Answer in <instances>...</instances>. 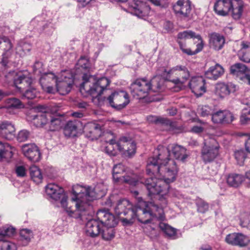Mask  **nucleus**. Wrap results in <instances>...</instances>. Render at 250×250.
<instances>
[{
	"mask_svg": "<svg viewBox=\"0 0 250 250\" xmlns=\"http://www.w3.org/2000/svg\"><path fill=\"white\" fill-rule=\"evenodd\" d=\"M37 109V113L31 114L28 116V120L36 127L45 128L49 121V118L51 117V114L48 112L47 109L42 105H38Z\"/></svg>",
	"mask_w": 250,
	"mask_h": 250,
	"instance_id": "nucleus-11",
	"label": "nucleus"
},
{
	"mask_svg": "<svg viewBox=\"0 0 250 250\" xmlns=\"http://www.w3.org/2000/svg\"><path fill=\"white\" fill-rule=\"evenodd\" d=\"M247 69L248 67L245 64L242 63H236L230 66V73L233 75L238 76L243 74Z\"/></svg>",
	"mask_w": 250,
	"mask_h": 250,
	"instance_id": "nucleus-43",
	"label": "nucleus"
},
{
	"mask_svg": "<svg viewBox=\"0 0 250 250\" xmlns=\"http://www.w3.org/2000/svg\"><path fill=\"white\" fill-rule=\"evenodd\" d=\"M196 204L198 208V211L201 213H204L208 208V205L201 199H197Z\"/></svg>",
	"mask_w": 250,
	"mask_h": 250,
	"instance_id": "nucleus-57",
	"label": "nucleus"
},
{
	"mask_svg": "<svg viewBox=\"0 0 250 250\" xmlns=\"http://www.w3.org/2000/svg\"><path fill=\"white\" fill-rule=\"evenodd\" d=\"M30 136V132L26 129L20 131L16 136L17 140L19 142H23L27 141Z\"/></svg>",
	"mask_w": 250,
	"mask_h": 250,
	"instance_id": "nucleus-52",
	"label": "nucleus"
},
{
	"mask_svg": "<svg viewBox=\"0 0 250 250\" xmlns=\"http://www.w3.org/2000/svg\"><path fill=\"white\" fill-rule=\"evenodd\" d=\"M49 121L45 129L50 131H55L60 130L64 125L65 121L62 115L56 116L49 118Z\"/></svg>",
	"mask_w": 250,
	"mask_h": 250,
	"instance_id": "nucleus-25",
	"label": "nucleus"
},
{
	"mask_svg": "<svg viewBox=\"0 0 250 250\" xmlns=\"http://www.w3.org/2000/svg\"><path fill=\"white\" fill-rule=\"evenodd\" d=\"M105 151L108 155L115 156L117 154V150L114 146L111 145H107L105 147Z\"/></svg>",
	"mask_w": 250,
	"mask_h": 250,
	"instance_id": "nucleus-62",
	"label": "nucleus"
},
{
	"mask_svg": "<svg viewBox=\"0 0 250 250\" xmlns=\"http://www.w3.org/2000/svg\"><path fill=\"white\" fill-rule=\"evenodd\" d=\"M220 146L217 141L213 138L205 143L202 149V157L205 163L213 161L219 154Z\"/></svg>",
	"mask_w": 250,
	"mask_h": 250,
	"instance_id": "nucleus-9",
	"label": "nucleus"
},
{
	"mask_svg": "<svg viewBox=\"0 0 250 250\" xmlns=\"http://www.w3.org/2000/svg\"><path fill=\"white\" fill-rule=\"evenodd\" d=\"M16 173L18 177H23L26 175V170L23 166H18L16 168Z\"/></svg>",
	"mask_w": 250,
	"mask_h": 250,
	"instance_id": "nucleus-64",
	"label": "nucleus"
},
{
	"mask_svg": "<svg viewBox=\"0 0 250 250\" xmlns=\"http://www.w3.org/2000/svg\"><path fill=\"white\" fill-rule=\"evenodd\" d=\"M31 49V45L30 43L21 42L17 46L16 52L21 56L29 52Z\"/></svg>",
	"mask_w": 250,
	"mask_h": 250,
	"instance_id": "nucleus-46",
	"label": "nucleus"
},
{
	"mask_svg": "<svg viewBox=\"0 0 250 250\" xmlns=\"http://www.w3.org/2000/svg\"><path fill=\"white\" fill-rule=\"evenodd\" d=\"M102 185H98L93 189L91 187L83 188L77 186L73 188L74 197L67 202V196L62 188L54 184H49L45 187L47 194L54 200H61L62 208L68 214L74 218L83 219L87 214L90 202L99 196H103L104 192L100 190Z\"/></svg>",
	"mask_w": 250,
	"mask_h": 250,
	"instance_id": "nucleus-1",
	"label": "nucleus"
},
{
	"mask_svg": "<svg viewBox=\"0 0 250 250\" xmlns=\"http://www.w3.org/2000/svg\"><path fill=\"white\" fill-rule=\"evenodd\" d=\"M0 49L3 50L4 52H10L12 53V48L13 46L12 43L10 40L6 37L0 38Z\"/></svg>",
	"mask_w": 250,
	"mask_h": 250,
	"instance_id": "nucleus-47",
	"label": "nucleus"
},
{
	"mask_svg": "<svg viewBox=\"0 0 250 250\" xmlns=\"http://www.w3.org/2000/svg\"><path fill=\"white\" fill-rule=\"evenodd\" d=\"M240 225L243 228H246L250 230V214H245L241 219Z\"/></svg>",
	"mask_w": 250,
	"mask_h": 250,
	"instance_id": "nucleus-59",
	"label": "nucleus"
},
{
	"mask_svg": "<svg viewBox=\"0 0 250 250\" xmlns=\"http://www.w3.org/2000/svg\"><path fill=\"white\" fill-rule=\"evenodd\" d=\"M128 8L132 14L144 19L148 17L151 12L150 7L146 2L138 0L129 2Z\"/></svg>",
	"mask_w": 250,
	"mask_h": 250,
	"instance_id": "nucleus-12",
	"label": "nucleus"
},
{
	"mask_svg": "<svg viewBox=\"0 0 250 250\" xmlns=\"http://www.w3.org/2000/svg\"><path fill=\"white\" fill-rule=\"evenodd\" d=\"M97 215L102 226L115 227L117 224V219L113 214L108 211L100 210L98 211Z\"/></svg>",
	"mask_w": 250,
	"mask_h": 250,
	"instance_id": "nucleus-19",
	"label": "nucleus"
},
{
	"mask_svg": "<svg viewBox=\"0 0 250 250\" xmlns=\"http://www.w3.org/2000/svg\"><path fill=\"white\" fill-rule=\"evenodd\" d=\"M0 136L8 140H13L16 137L15 125L8 121H0Z\"/></svg>",
	"mask_w": 250,
	"mask_h": 250,
	"instance_id": "nucleus-17",
	"label": "nucleus"
},
{
	"mask_svg": "<svg viewBox=\"0 0 250 250\" xmlns=\"http://www.w3.org/2000/svg\"><path fill=\"white\" fill-rule=\"evenodd\" d=\"M125 170V166L122 164H118L114 166L112 170L113 179L118 182L125 183L132 186H136L138 181L129 176H119Z\"/></svg>",
	"mask_w": 250,
	"mask_h": 250,
	"instance_id": "nucleus-14",
	"label": "nucleus"
},
{
	"mask_svg": "<svg viewBox=\"0 0 250 250\" xmlns=\"http://www.w3.org/2000/svg\"><path fill=\"white\" fill-rule=\"evenodd\" d=\"M235 90V86L231 83H219L215 85V93L220 98L223 99L230 93L234 92Z\"/></svg>",
	"mask_w": 250,
	"mask_h": 250,
	"instance_id": "nucleus-22",
	"label": "nucleus"
},
{
	"mask_svg": "<svg viewBox=\"0 0 250 250\" xmlns=\"http://www.w3.org/2000/svg\"><path fill=\"white\" fill-rule=\"evenodd\" d=\"M197 112L201 117H205L209 115L212 116L214 110L211 107L207 105H200L198 106Z\"/></svg>",
	"mask_w": 250,
	"mask_h": 250,
	"instance_id": "nucleus-48",
	"label": "nucleus"
},
{
	"mask_svg": "<svg viewBox=\"0 0 250 250\" xmlns=\"http://www.w3.org/2000/svg\"><path fill=\"white\" fill-rule=\"evenodd\" d=\"M148 196L153 201L148 202H140L137 209V220L144 224L151 223L152 217L162 220L163 218V208L167 205L163 206L158 199L154 196Z\"/></svg>",
	"mask_w": 250,
	"mask_h": 250,
	"instance_id": "nucleus-3",
	"label": "nucleus"
},
{
	"mask_svg": "<svg viewBox=\"0 0 250 250\" xmlns=\"http://www.w3.org/2000/svg\"><path fill=\"white\" fill-rule=\"evenodd\" d=\"M214 10L218 15H228L230 13V0H217L214 4Z\"/></svg>",
	"mask_w": 250,
	"mask_h": 250,
	"instance_id": "nucleus-29",
	"label": "nucleus"
},
{
	"mask_svg": "<svg viewBox=\"0 0 250 250\" xmlns=\"http://www.w3.org/2000/svg\"><path fill=\"white\" fill-rule=\"evenodd\" d=\"M250 121V107L243 109L240 116V122L242 125H246Z\"/></svg>",
	"mask_w": 250,
	"mask_h": 250,
	"instance_id": "nucleus-53",
	"label": "nucleus"
},
{
	"mask_svg": "<svg viewBox=\"0 0 250 250\" xmlns=\"http://www.w3.org/2000/svg\"><path fill=\"white\" fill-rule=\"evenodd\" d=\"M159 228L167 237L175 238L176 234V229L162 222L159 224Z\"/></svg>",
	"mask_w": 250,
	"mask_h": 250,
	"instance_id": "nucleus-45",
	"label": "nucleus"
},
{
	"mask_svg": "<svg viewBox=\"0 0 250 250\" xmlns=\"http://www.w3.org/2000/svg\"><path fill=\"white\" fill-rule=\"evenodd\" d=\"M15 232V229L13 228H3V230L0 233V235L3 236H10L13 235Z\"/></svg>",
	"mask_w": 250,
	"mask_h": 250,
	"instance_id": "nucleus-63",
	"label": "nucleus"
},
{
	"mask_svg": "<svg viewBox=\"0 0 250 250\" xmlns=\"http://www.w3.org/2000/svg\"><path fill=\"white\" fill-rule=\"evenodd\" d=\"M78 123L76 121H69L64 127L63 132L65 136L75 137L77 134Z\"/></svg>",
	"mask_w": 250,
	"mask_h": 250,
	"instance_id": "nucleus-36",
	"label": "nucleus"
},
{
	"mask_svg": "<svg viewBox=\"0 0 250 250\" xmlns=\"http://www.w3.org/2000/svg\"><path fill=\"white\" fill-rule=\"evenodd\" d=\"M242 47L239 51L238 55L240 60L246 62H250V42H242Z\"/></svg>",
	"mask_w": 250,
	"mask_h": 250,
	"instance_id": "nucleus-35",
	"label": "nucleus"
},
{
	"mask_svg": "<svg viewBox=\"0 0 250 250\" xmlns=\"http://www.w3.org/2000/svg\"><path fill=\"white\" fill-rule=\"evenodd\" d=\"M245 180L244 176L240 174L231 173L226 176L227 184L231 187L237 188L240 186Z\"/></svg>",
	"mask_w": 250,
	"mask_h": 250,
	"instance_id": "nucleus-32",
	"label": "nucleus"
},
{
	"mask_svg": "<svg viewBox=\"0 0 250 250\" xmlns=\"http://www.w3.org/2000/svg\"><path fill=\"white\" fill-rule=\"evenodd\" d=\"M31 179L36 183L39 184L42 180V175L41 169L36 166H32L29 168Z\"/></svg>",
	"mask_w": 250,
	"mask_h": 250,
	"instance_id": "nucleus-39",
	"label": "nucleus"
},
{
	"mask_svg": "<svg viewBox=\"0 0 250 250\" xmlns=\"http://www.w3.org/2000/svg\"><path fill=\"white\" fill-rule=\"evenodd\" d=\"M142 228L144 229V231L148 235H152L154 236H157V233L155 232V228L151 223L144 224V226H143Z\"/></svg>",
	"mask_w": 250,
	"mask_h": 250,
	"instance_id": "nucleus-58",
	"label": "nucleus"
},
{
	"mask_svg": "<svg viewBox=\"0 0 250 250\" xmlns=\"http://www.w3.org/2000/svg\"><path fill=\"white\" fill-rule=\"evenodd\" d=\"M108 103L117 110L125 108L130 102L128 93L123 90L113 92L107 98Z\"/></svg>",
	"mask_w": 250,
	"mask_h": 250,
	"instance_id": "nucleus-8",
	"label": "nucleus"
},
{
	"mask_svg": "<svg viewBox=\"0 0 250 250\" xmlns=\"http://www.w3.org/2000/svg\"><path fill=\"white\" fill-rule=\"evenodd\" d=\"M170 152L176 160L185 162L189 156V152L187 149L180 145L173 144L169 146Z\"/></svg>",
	"mask_w": 250,
	"mask_h": 250,
	"instance_id": "nucleus-21",
	"label": "nucleus"
},
{
	"mask_svg": "<svg viewBox=\"0 0 250 250\" xmlns=\"http://www.w3.org/2000/svg\"><path fill=\"white\" fill-rule=\"evenodd\" d=\"M73 84V79L65 76L64 80L57 81L56 84L57 91L62 95L68 94L71 91Z\"/></svg>",
	"mask_w": 250,
	"mask_h": 250,
	"instance_id": "nucleus-27",
	"label": "nucleus"
},
{
	"mask_svg": "<svg viewBox=\"0 0 250 250\" xmlns=\"http://www.w3.org/2000/svg\"><path fill=\"white\" fill-rule=\"evenodd\" d=\"M15 245L8 241L0 240V250H16Z\"/></svg>",
	"mask_w": 250,
	"mask_h": 250,
	"instance_id": "nucleus-51",
	"label": "nucleus"
},
{
	"mask_svg": "<svg viewBox=\"0 0 250 250\" xmlns=\"http://www.w3.org/2000/svg\"><path fill=\"white\" fill-rule=\"evenodd\" d=\"M9 106L14 108H21L23 107V104L18 99L13 98L9 99Z\"/></svg>",
	"mask_w": 250,
	"mask_h": 250,
	"instance_id": "nucleus-60",
	"label": "nucleus"
},
{
	"mask_svg": "<svg viewBox=\"0 0 250 250\" xmlns=\"http://www.w3.org/2000/svg\"><path fill=\"white\" fill-rule=\"evenodd\" d=\"M132 204L128 200L120 199L114 208L115 212L116 215L121 217L126 210L132 208Z\"/></svg>",
	"mask_w": 250,
	"mask_h": 250,
	"instance_id": "nucleus-33",
	"label": "nucleus"
},
{
	"mask_svg": "<svg viewBox=\"0 0 250 250\" xmlns=\"http://www.w3.org/2000/svg\"><path fill=\"white\" fill-rule=\"evenodd\" d=\"M188 86L197 97L202 96L206 91L205 80L202 77H192L188 83Z\"/></svg>",
	"mask_w": 250,
	"mask_h": 250,
	"instance_id": "nucleus-16",
	"label": "nucleus"
},
{
	"mask_svg": "<svg viewBox=\"0 0 250 250\" xmlns=\"http://www.w3.org/2000/svg\"><path fill=\"white\" fill-rule=\"evenodd\" d=\"M19 240L23 246L27 245L33 237V233L31 230L27 229H23L20 231Z\"/></svg>",
	"mask_w": 250,
	"mask_h": 250,
	"instance_id": "nucleus-38",
	"label": "nucleus"
},
{
	"mask_svg": "<svg viewBox=\"0 0 250 250\" xmlns=\"http://www.w3.org/2000/svg\"><path fill=\"white\" fill-rule=\"evenodd\" d=\"M234 157L238 164L242 165L246 157V154L244 150L240 149L235 151Z\"/></svg>",
	"mask_w": 250,
	"mask_h": 250,
	"instance_id": "nucleus-54",
	"label": "nucleus"
},
{
	"mask_svg": "<svg viewBox=\"0 0 250 250\" xmlns=\"http://www.w3.org/2000/svg\"><path fill=\"white\" fill-rule=\"evenodd\" d=\"M150 91L154 92H159L161 89L162 82L159 77H154L149 81Z\"/></svg>",
	"mask_w": 250,
	"mask_h": 250,
	"instance_id": "nucleus-49",
	"label": "nucleus"
},
{
	"mask_svg": "<svg viewBox=\"0 0 250 250\" xmlns=\"http://www.w3.org/2000/svg\"><path fill=\"white\" fill-rule=\"evenodd\" d=\"M83 83L81 84L80 91L83 94L85 92L93 97L97 98L110 84L109 80L105 77L95 81L94 78L84 74L83 76Z\"/></svg>",
	"mask_w": 250,
	"mask_h": 250,
	"instance_id": "nucleus-4",
	"label": "nucleus"
},
{
	"mask_svg": "<svg viewBox=\"0 0 250 250\" xmlns=\"http://www.w3.org/2000/svg\"><path fill=\"white\" fill-rule=\"evenodd\" d=\"M37 91L34 88H29L26 89L24 92L21 95L22 100H32L36 97L37 95Z\"/></svg>",
	"mask_w": 250,
	"mask_h": 250,
	"instance_id": "nucleus-50",
	"label": "nucleus"
},
{
	"mask_svg": "<svg viewBox=\"0 0 250 250\" xmlns=\"http://www.w3.org/2000/svg\"><path fill=\"white\" fill-rule=\"evenodd\" d=\"M117 149L129 157L136 153V144L129 137H122L117 144Z\"/></svg>",
	"mask_w": 250,
	"mask_h": 250,
	"instance_id": "nucleus-13",
	"label": "nucleus"
},
{
	"mask_svg": "<svg viewBox=\"0 0 250 250\" xmlns=\"http://www.w3.org/2000/svg\"><path fill=\"white\" fill-rule=\"evenodd\" d=\"M230 13L235 20L239 19L242 15L245 3L242 0H229Z\"/></svg>",
	"mask_w": 250,
	"mask_h": 250,
	"instance_id": "nucleus-24",
	"label": "nucleus"
},
{
	"mask_svg": "<svg viewBox=\"0 0 250 250\" xmlns=\"http://www.w3.org/2000/svg\"><path fill=\"white\" fill-rule=\"evenodd\" d=\"M225 240L230 245L240 248L245 247L250 243V239L242 233H232L227 235Z\"/></svg>",
	"mask_w": 250,
	"mask_h": 250,
	"instance_id": "nucleus-15",
	"label": "nucleus"
},
{
	"mask_svg": "<svg viewBox=\"0 0 250 250\" xmlns=\"http://www.w3.org/2000/svg\"><path fill=\"white\" fill-rule=\"evenodd\" d=\"M77 65L78 67H81L84 69H87L90 67L89 60L85 56L81 57L78 61Z\"/></svg>",
	"mask_w": 250,
	"mask_h": 250,
	"instance_id": "nucleus-56",
	"label": "nucleus"
},
{
	"mask_svg": "<svg viewBox=\"0 0 250 250\" xmlns=\"http://www.w3.org/2000/svg\"><path fill=\"white\" fill-rule=\"evenodd\" d=\"M191 38H197L201 42H202L201 36L200 35H196L195 33L191 30L180 32L177 35V41L186 40Z\"/></svg>",
	"mask_w": 250,
	"mask_h": 250,
	"instance_id": "nucleus-42",
	"label": "nucleus"
},
{
	"mask_svg": "<svg viewBox=\"0 0 250 250\" xmlns=\"http://www.w3.org/2000/svg\"><path fill=\"white\" fill-rule=\"evenodd\" d=\"M32 83V80L30 77L21 72L17 73L14 79L15 86L20 90H23L29 86Z\"/></svg>",
	"mask_w": 250,
	"mask_h": 250,
	"instance_id": "nucleus-26",
	"label": "nucleus"
},
{
	"mask_svg": "<svg viewBox=\"0 0 250 250\" xmlns=\"http://www.w3.org/2000/svg\"><path fill=\"white\" fill-rule=\"evenodd\" d=\"M224 73L223 67L219 64L211 66L206 71L205 75L207 79L216 80Z\"/></svg>",
	"mask_w": 250,
	"mask_h": 250,
	"instance_id": "nucleus-31",
	"label": "nucleus"
},
{
	"mask_svg": "<svg viewBox=\"0 0 250 250\" xmlns=\"http://www.w3.org/2000/svg\"><path fill=\"white\" fill-rule=\"evenodd\" d=\"M172 7L175 14L181 19L186 21L192 19L191 2L189 0H178Z\"/></svg>",
	"mask_w": 250,
	"mask_h": 250,
	"instance_id": "nucleus-10",
	"label": "nucleus"
},
{
	"mask_svg": "<svg viewBox=\"0 0 250 250\" xmlns=\"http://www.w3.org/2000/svg\"><path fill=\"white\" fill-rule=\"evenodd\" d=\"M12 53L10 52H3L2 53V58L0 62V63L4 67H6L7 66V64L9 62V58L11 57Z\"/></svg>",
	"mask_w": 250,
	"mask_h": 250,
	"instance_id": "nucleus-61",
	"label": "nucleus"
},
{
	"mask_svg": "<svg viewBox=\"0 0 250 250\" xmlns=\"http://www.w3.org/2000/svg\"><path fill=\"white\" fill-rule=\"evenodd\" d=\"M138 205L133 206L132 208L126 210L122 215L124 216H121V221L126 225H130L132 224L137 219Z\"/></svg>",
	"mask_w": 250,
	"mask_h": 250,
	"instance_id": "nucleus-28",
	"label": "nucleus"
},
{
	"mask_svg": "<svg viewBox=\"0 0 250 250\" xmlns=\"http://www.w3.org/2000/svg\"><path fill=\"white\" fill-rule=\"evenodd\" d=\"M22 152L29 160L33 162L39 161L41 153L38 147L35 144H25L22 147Z\"/></svg>",
	"mask_w": 250,
	"mask_h": 250,
	"instance_id": "nucleus-18",
	"label": "nucleus"
},
{
	"mask_svg": "<svg viewBox=\"0 0 250 250\" xmlns=\"http://www.w3.org/2000/svg\"><path fill=\"white\" fill-rule=\"evenodd\" d=\"M92 130L90 133L91 134L92 139H98L102 134L101 126L100 125H94L92 128Z\"/></svg>",
	"mask_w": 250,
	"mask_h": 250,
	"instance_id": "nucleus-55",
	"label": "nucleus"
},
{
	"mask_svg": "<svg viewBox=\"0 0 250 250\" xmlns=\"http://www.w3.org/2000/svg\"><path fill=\"white\" fill-rule=\"evenodd\" d=\"M102 227L101 222L98 219H90L86 224V234L92 237L97 236L100 234Z\"/></svg>",
	"mask_w": 250,
	"mask_h": 250,
	"instance_id": "nucleus-23",
	"label": "nucleus"
},
{
	"mask_svg": "<svg viewBox=\"0 0 250 250\" xmlns=\"http://www.w3.org/2000/svg\"><path fill=\"white\" fill-rule=\"evenodd\" d=\"M114 227L102 226L100 234L103 239L108 241L113 239L115 236Z\"/></svg>",
	"mask_w": 250,
	"mask_h": 250,
	"instance_id": "nucleus-40",
	"label": "nucleus"
},
{
	"mask_svg": "<svg viewBox=\"0 0 250 250\" xmlns=\"http://www.w3.org/2000/svg\"><path fill=\"white\" fill-rule=\"evenodd\" d=\"M149 81L146 79H138L130 86V92L132 96L138 99H145L150 92Z\"/></svg>",
	"mask_w": 250,
	"mask_h": 250,
	"instance_id": "nucleus-7",
	"label": "nucleus"
},
{
	"mask_svg": "<svg viewBox=\"0 0 250 250\" xmlns=\"http://www.w3.org/2000/svg\"><path fill=\"white\" fill-rule=\"evenodd\" d=\"M12 156L11 148L7 143L0 142V161L2 158H8Z\"/></svg>",
	"mask_w": 250,
	"mask_h": 250,
	"instance_id": "nucleus-44",
	"label": "nucleus"
},
{
	"mask_svg": "<svg viewBox=\"0 0 250 250\" xmlns=\"http://www.w3.org/2000/svg\"><path fill=\"white\" fill-rule=\"evenodd\" d=\"M170 149L167 147L159 146L154 151L153 156L149 158L147 161L146 173L151 176V171L158 172L160 167L167 163L169 159Z\"/></svg>",
	"mask_w": 250,
	"mask_h": 250,
	"instance_id": "nucleus-5",
	"label": "nucleus"
},
{
	"mask_svg": "<svg viewBox=\"0 0 250 250\" xmlns=\"http://www.w3.org/2000/svg\"><path fill=\"white\" fill-rule=\"evenodd\" d=\"M233 114L229 111L220 110L212 114L211 120L214 124H229L234 120Z\"/></svg>",
	"mask_w": 250,
	"mask_h": 250,
	"instance_id": "nucleus-20",
	"label": "nucleus"
},
{
	"mask_svg": "<svg viewBox=\"0 0 250 250\" xmlns=\"http://www.w3.org/2000/svg\"><path fill=\"white\" fill-rule=\"evenodd\" d=\"M161 125L165 126L167 129L172 133H179L182 132L183 127L179 125L176 122H173L167 118H164L161 119Z\"/></svg>",
	"mask_w": 250,
	"mask_h": 250,
	"instance_id": "nucleus-34",
	"label": "nucleus"
},
{
	"mask_svg": "<svg viewBox=\"0 0 250 250\" xmlns=\"http://www.w3.org/2000/svg\"><path fill=\"white\" fill-rule=\"evenodd\" d=\"M177 42L179 45L180 49L182 50L183 53H185L188 55H194L201 51L203 48V42H201L200 43L197 44V48L194 51H192L191 49L186 48L185 43H183L181 41H177Z\"/></svg>",
	"mask_w": 250,
	"mask_h": 250,
	"instance_id": "nucleus-37",
	"label": "nucleus"
},
{
	"mask_svg": "<svg viewBox=\"0 0 250 250\" xmlns=\"http://www.w3.org/2000/svg\"><path fill=\"white\" fill-rule=\"evenodd\" d=\"M170 78L171 76L175 78L169 81L172 83L179 85L181 88L183 84L188 81L190 76V73L188 68L184 65H177L168 71L164 69L163 75Z\"/></svg>",
	"mask_w": 250,
	"mask_h": 250,
	"instance_id": "nucleus-6",
	"label": "nucleus"
},
{
	"mask_svg": "<svg viewBox=\"0 0 250 250\" xmlns=\"http://www.w3.org/2000/svg\"><path fill=\"white\" fill-rule=\"evenodd\" d=\"M209 38L210 47L216 50H219L222 48L225 42V38L223 35L214 32L209 35Z\"/></svg>",
	"mask_w": 250,
	"mask_h": 250,
	"instance_id": "nucleus-30",
	"label": "nucleus"
},
{
	"mask_svg": "<svg viewBox=\"0 0 250 250\" xmlns=\"http://www.w3.org/2000/svg\"><path fill=\"white\" fill-rule=\"evenodd\" d=\"M54 82L56 83L57 80L56 76L52 73H45L43 74L40 80V83L44 88V86H46L47 84Z\"/></svg>",
	"mask_w": 250,
	"mask_h": 250,
	"instance_id": "nucleus-41",
	"label": "nucleus"
},
{
	"mask_svg": "<svg viewBox=\"0 0 250 250\" xmlns=\"http://www.w3.org/2000/svg\"><path fill=\"white\" fill-rule=\"evenodd\" d=\"M158 172L151 171V175L158 177L160 180L157 181V178L151 177L141 181L146 186L149 196H154L162 202V205L167 204V198L172 193L169 184L173 182L176 178L179 168L174 160H169L165 165L159 167Z\"/></svg>",
	"mask_w": 250,
	"mask_h": 250,
	"instance_id": "nucleus-2",
	"label": "nucleus"
}]
</instances>
